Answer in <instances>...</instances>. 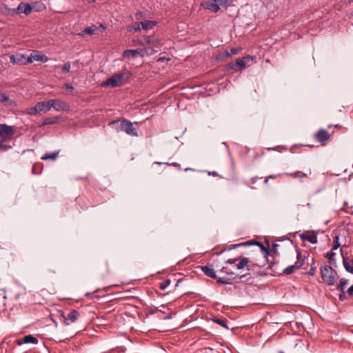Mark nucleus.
<instances>
[{
  "label": "nucleus",
  "instance_id": "f257e3e1",
  "mask_svg": "<svg viewBox=\"0 0 353 353\" xmlns=\"http://www.w3.org/2000/svg\"><path fill=\"white\" fill-rule=\"evenodd\" d=\"M321 274L322 280L328 285H334L339 277L337 272L327 265L321 267Z\"/></svg>",
  "mask_w": 353,
  "mask_h": 353
},
{
  "label": "nucleus",
  "instance_id": "f03ea898",
  "mask_svg": "<svg viewBox=\"0 0 353 353\" xmlns=\"http://www.w3.org/2000/svg\"><path fill=\"white\" fill-rule=\"evenodd\" d=\"M130 76V73L117 74L108 79L102 83V86H110L112 88L117 87L123 83L125 77L128 78Z\"/></svg>",
  "mask_w": 353,
  "mask_h": 353
},
{
  "label": "nucleus",
  "instance_id": "7ed1b4c3",
  "mask_svg": "<svg viewBox=\"0 0 353 353\" xmlns=\"http://www.w3.org/2000/svg\"><path fill=\"white\" fill-rule=\"evenodd\" d=\"M134 125L138 126V123H133L128 120L123 119L121 123V129L130 136L138 137L137 129Z\"/></svg>",
  "mask_w": 353,
  "mask_h": 353
},
{
  "label": "nucleus",
  "instance_id": "20e7f679",
  "mask_svg": "<svg viewBox=\"0 0 353 353\" xmlns=\"http://www.w3.org/2000/svg\"><path fill=\"white\" fill-rule=\"evenodd\" d=\"M214 1V0L203 1L201 3V7L216 13L220 10V6L218 1Z\"/></svg>",
  "mask_w": 353,
  "mask_h": 353
},
{
  "label": "nucleus",
  "instance_id": "39448f33",
  "mask_svg": "<svg viewBox=\"0 0 353 353\" xmlns=\"http://www.w3.org/2000/svg\"><path fill=\"white\" fill-rule=\"evenodd\" d=\"M28 57L22 54H12L10 57V61L14 64L26 65L30 63L27 61Z\"/></svg>",
  "mask_w": 353,
  "mask_h": 353
},
{
  "label": "nucleus",
  "instance_id": "423d86ee",
  "mask_svg": "<svg viewBox=\"0 0 353 353\" xmlns=\"http://www.w3.org/2000/svg\"><path fill=\"white\" fill-rule=\"evenodd\" d=\"M63 318L64 323L68 325L70 323H75L79 317V312L76 310H71L67 316L61 315Z\"/></svg>",
  "mask_w": 353,
  "mask_h": 353
},
{
  "label": "nucleus",
  "instance_id": "0eeeda50",
  "mask_svg": "<svg viewBox=\"0 0 353 353\" xmlns=\"http://www.w3.org/2000/svg\"><path fill=\"white\" fill-rule=\"evenodd\" d=\"M331 134H329L325 129H320L314 135L316 139L321 142L323 145L330 139Z\"/></svg>",
  "mask_w": 353,
  "mask_h": 353
},
{
  "label": "nucleus",
  "instance_id": "6e6552de",
  "mask_svg": "<svg viewBox=\"0 0 353 353\" xmlns=\"http://www.w3.org/2000/svg\"><path fill=\"white\" fill-rule=\"evenodd\" d=\"M34 61L46 63L48 61V57L40 52L32 53L29 57H28L27 61L31 63Z\"/></svg>",
  "mask_w": 353,
  "mask_h": 353
},
{
  "label": "nucleus",
  "instance_id": "1a4fd4ad",
  "mask_svg": "<svg viewBox=\"0 0 353 353\" xmlns=\"http://www.w3.org/2000/svg\"><path fill=\"white\" fill-rule=\"evenodd\" d=\"M299 236L302 241H308L312 244H315L318 241L317 235L314 232H312V233L308 234L303 233Z\"/></svg>",
  "mask_w": 353,
  "mask_h": 353
},
{
  "label": "nucleus",
  "instance_id": "9d476101",
  "mask_svg": "<svg viewBox=\"0 0 353 353\" xmlns=\"http://www.w3.org/2000/svg\"><path fill=\"white\" fill-rule=\"evenodd\" d=\"M54 109L56 111H67L70 109V106L65 102L60 99H54Z\"/></svg>",
  "mask_w": 353,
  "mask_h": 353
},
{
  "label": "nucleus",
  "instance_id": "9b49d317",
  "mask_svg": "<svg viewBox=\"0 0 353 353\" xmlns=\"http://www.w3.org/2000/svg\"><path fill=\"white\" fill-rule=\"evenodd\" d=\"M37 343H38V339L31 334L26 335V336H23L22 339H18L17 341V343L19 345H21L25 344V343L37 344Z\"/></svg>",
  "mask_w": 353,
  "mask_h": 353
},
{
  "label": "nucleus",
  "instance_id": "f8f14e48",
  "mask_svg": "<svg viewBox=\"0 0 353 353\" xmlns=\"http://www.w3.org/2000/svg\"><path fill=\"white\" fill-rule=\"evenodd\" d=\"M14 133V128L6 124H0V136L12 135Z\"/></svg>",
  "mask_w": 353,
  "mask_h": 353
},
{
  "label": "nucleus",
  "instance_id": "ddd939ff",
  "mask_svg": "<svg viewBox=\"0 0 353 353\" xmlns=\"http://www.w3.org/2000/svg\"><path fill=\"white\" fill-rule=\"evenodd\" d=\"M252 60V58L250 56H246L236 59V62L239 67V69H240V70H242L245 68L247 63Z\"/></svg>",
  "mask_w": 353,
  "mask_h": 353
},
{
  "label": "nucleus",
  "instance_id": "4468645a",
  "mask_svg": "<svg viewBox=\"0 0 353 353\" xmlns=\"http://www.w3.org/2000/svg\"><path fill=\"white\" fill-rule=\"evenodd\" d=\"M251 242L252 243V245H256L260 248V249L262 252L263 258H265L268 260V256L270 255V250L269 248L265 247L261 243H260L259 241H251Z\"/></svg>",
  "mask_w": 353,
  "mask_h": 353
},
{
  "label": "nucleus",
  "instance_id": "2eb2a0df",
  "mask_svg": "<svg viewBox=\"0 0 353 353\" xmlns=\"http://www.w3.org/2000/svg\"><path fill=\"white\" fill-rule=\"evenodd\" d=\"M32 10V8L29 3H21L18 6V10H19L21 13L28 14L31 12Z\"/></svg>",
  "mask_w": 353,
  "mask_h": 353
},
{
  "label": "nucleus",
  "instance_id": "dca6fc26",
  "mask_svg": "<svg viewBox=\"0 0 353 353\" xmlns=\"http://www.w3.org/2000/svg\"><path fill=\"white\" fill-rule=\"evenodd\" d=\"M202 271L205 273V275L208 276L212 278V279H216V274L214 272L213 268L205 265V266H201V267Z\"/></svg>",
  "mask_w": 353,
  "mask_h": 353
},
{
  "label": "nucleus",
  "instance_id": "f3484780",
  "mask_svg": "<svg viewBox=\"0 0 353 353\" xmlns=\"http://www.w3.org/2000/svg\"><path fill=\"white\" fill-rule=\"evenodd\" d=\"M301 267V263L300 262H295L294 265H289L286 268L284 269L283 273L285 274H290L294 272L295 270H297Z\"/></svg>",
  "mask_w": 353,
  "mask_h": 353
},
{
  "label": "nucleus",
  "instance_id": "a211bd4d",
  "mask_svg": "<svg viewBox=\"0 0 353 353\" xmlns=\"http://www.w3.org/2000/svg\"><path fill=\"white\" fill-rule=\"evenodd\" d=\"M343 264L347 272L353 274V264L352 263V261L345 259L343 256Z\"/></svg>",
  "mask_w": 353,
  "mask_h": 353
},
{
  "label": "nucleus",
  "instance_id": "6ab92c4d",
  "mask_svg": "<svg viewBox=\"0 0 353 353\" xmlns=\"http://www.w3.org/2000/svg\"><path fill=\"white\" fill-rule=\"evenodd\" d=\"M141 27L143 30H148L152 29L154 26H156L157 21H141Z\"/></svg>",
  "mask_w": 353,
  "mask_h": 353
},
{
  "label": "nucleus",
  "instance_id": "aec40b11",
  "mask_svg": "<svg viewBox=\"0 0 353 353\" xmlns=\"http://www.w3.org/2000/svg\"><path fill=\"white\" fill-rule=\"evenodd\" d=\"M252 244V243L251 241H245V242L241 243L232 244V245H230L226 249H225V250L230 251V250H234L235 248H237L239 247H245V246L250 245Z\"/></svg>",
  "mask_w": 353,
  "mask_h": 353
},
{
  "label": "nucleus",
  "instance_id": "412c9836",
  "mask_svg": "<svg viewBox=\"0 0 353 353\" xmlns=\"http://www.w3.org/2000/svg\"><path fill=\"white\" fill-rule=\"evenodd\" d=\"M285 175H286L288 176L292 177V178H299V179L307 176V174L305 173L302 172L301 171H296L294 172H287V173H285Z\"/></svg>",
  "mask_w": 353,
  "mask_h": 353
},
{
  "label": "nucleus",
  "instance_id": "4be33fe9",
  "mask_svg": "<svg viewBox=\"0 0 353 353\" xmlns=\"http://www.w3.org/2000/svg\"><path fill=\"white\" fill-rule=\"evenodd\" d=\"M59 154V152H54L50 153H46L41 157L42 160H55Z\"/></svg>",
  "mask_w": 353,
  "mask_h": 353
},
{
  "label": "nucleus",
  "instance_id": "5701e85b",
  "mask_svg": "<svg viewBox=\"0 0 353 353\" xmlns=\"http://www.w3.org/2000/svg\"><path fill=\"white\" fill-rule=\"evenodd\" d=\"M221 272L224 274H226L228 275L234 276L233 279H236V278L241 279L245 276V274L242 275V276H238V275L235 274L233 272H232L228 267H223L221 270Z\"/></svg>",
  "mask_w": 353,
  "mask_h": 353
},
{
  "label": "nucleus",
  "instance_id": "b1692460",
  "mask_svg": "<svg viewBox=\"0 0 353 353\" xmlns=\"http://www.w3.org/2000/svg\"><path fill=\"white\" fill-rule=\"evenodd\" d=\"M250 260L248 258H243L238 264H236V267L238 270L243 269L245 266H248L250 263Z\"/></svg>",
  "mask_w": 353,
  "mask_h": 353
},
{
  "label": "nucleus",
  "instance_id": "393cba45",
  "mask_svg": "<svg viewBox=\"0 0 353 353\" xmlns=\"http://www.w3.org/2000/svg\"><path fill=\"white\" fill-rule=\"evenodd\" d=\"M348 283V280L346 279H341L339 280V283L336 286V289L339 290L340 292L344 291V288L347 285Z\"/></svg>",
  "mask_w": 353,
  "mask_h": 353
},
{
  "label": "nucleus",
  "instance_id": "a878e982",
  "mask_svg": "<svg viewBox=\"0 0 353 353\" xmlns=\"http://www.w3.org/2000/svg\"><path fill=\"white\" fill-rule=\"evenodd\" d=\"M37 108L38 109L39 112H47L49 111L46 101H41L37 103Z\"/></svg>",
  "mask_w": 353,
  "mask_h": 353
},
{
  "label": "nucleus",
  "instance_id": "bb28decb",
  "mask_svg": "<svg viewBox=\"0 0 353 353\" xmlns=\"http://www.w3.org/2000/svg\"><path fill=\"white\" fill-rule=\"evenodd\" d=\"M139 54V52L137 50H126L123 52V56L125 57L131 56L132 57L134 58L137 57Z\"/></svg>",
  "mask_w": 353,
  "mask_h": 353
},
{
  "label": "nucleus",
  "instance_id": "cd10ccee",
  "mask_svg": "<svg viewBox=\"0 0 353 353\" xmlns=\"http://www.w3.org/2000/svg\"><path fill=\"white\" fill-rule=\"evenodd\" d=\"M212 321L220 325L221 326H222L223 327L225 328V329H229L228 325H227V323H226V320L223 319H219V318H214L212 319Z\"/></svg>",
  "mask_w": 353,
  "mask_h": 353
},
{
  "label": "nucleus",
  "instance_id": "c85d7f7f",
  "mask_svg": "<svg viewBox=\"0 0 353 353\" xmlns=\"http://www.w3.org/2000/svg\"><path fill=\"white\" fill-rule=\"evenodd\" d=\"M145 42L149 44V45H152L154 47H159V46L160 45L159 42H158L157 41H154L151 37L148 36V37H146L145 38Z\"/></svg>",
  "mask_w": 353,
  "mask_h": 353
},
{
  "label": "nucleus",
  "instance_id": "c756f323",
  "mask_svg": "<svg viewBox=\"0 0 353 353\" xmlns=\"http://www.w3.org/2000/svg\"><path fill=\"white\" fill-rule=\"evenodd\" d=\"M226 68H227L228 70H234V71H239L240 70V69H239V67H238L236 61L229 63L227 65Z\"/></svg>",
  "mask_w": 353,
  "mask_h": 353
},
{
  "label": "nucleus",
  "instance_id": "7c9ffc66",
  "mask_svg": "<svg viewBox=\"0 0 353 353\" xmlns=\"http://www.w3.org/2000/svg\"><path fill=\"white\" fill-rule=\"evenodd\" d=\"M340 246H341V244H340V243H339V236L338 235H336V236L334 237V239H333V245H332V250H337Z\"/></svg>",
  "mask_w": 353,
  "mask_h": 353
},
{
  "label": "nucleus",
  "instance_id": "2f4dec72",
  "mask_svg": "<svg viewBox=\"0 0 353 353\" xmlns=\"http://www.w3.org/2000/svg\"><path fill=\"white\" fill-rule=\"evenodd\" d=\"M6 296L5 294H1L0 296V310H6Z\"/></svg>",
  "mask_w": 353,
  "mask_h": 353
},
{
  "label": "nucleus",
  "instance_id": "473e14b6",
  "mask_svg": "<svg viewBox=\"0 0 353 353\" xmlns=\"http://www.w3.org/2000/svg\"><path fill=\"white\" fill-rule=\"evenodd\" d=\"M96 31V27H88L83 30V34H93Z\"/></svg>",
  "mask_w": 353,
  "mask_h": 353
},
{
  "label": "nucleus",
  "instance_id": "72a5a7b5",
  "mask_svg": "<svg viewBox=\"0 0 353 353\" xmlns=\"http://www.w3.org/2000/svg\"><path fill=\"white\" fill-rule=\"evenodd\" d=\"M296 259L297 261L296 262H300L301 263V266L304 264L305 257L302 256L301 252L299 250L296 251Z\"/></svg>",
  "mask_w": 353,
  "mask_h": 353
},
{
  "label": "nucleus",
  "instance_id": "f704fd0d",
  "mask_svg": "<svg viewBox=\"0 0 353 353\" xmlns=\"http://www.w3.org/2000/svg\"><path fill=\"white\" fill-rule=\"evenodd\" d=\"M217 283L220 284H231L232 281L230 279L225 277H219L217 279Z\"/></svg>",
  "mask_w": 353,
  "mask_h": 353
},
{
  "label": "nucleus",
  "instance_id": "c9c22d12",
  "mask_svg": "<svg viewBox=\"0 0 353 353\" xmlns=\"http://www.w3.org/2000/svg\"><path fill=\"white\" fill-rule=\"evenodd\" d=\"M170 284V279H165L159 284V288L161 290H164L166 289V288Z\"/></svg>",
  "mask_w": 353,
  "mask_h": 353
},
{
  "label": "nucleus",
  "instance_id": "e433bc0d",
  "mask_svg": "<svg viewBox=\"0 0 353 353\" xmlns=\"http://www.w3.org/2000/svg\"><path fill=\"white\" fill-rule=\"evenodd\" d=\"M140 26H141V22H135L132 27H128V30L131 31L132 29H134L135 31H139L141 30Z\"/></svg>",
  "mask_w": 353,
  "mask_h": 353
},
{
  "label": "nucleus",
  "instance_id": "4c0bfd02",
  "mask_svg": "<svg viewBox=\"0 0 353 353\" xmlns=\"http://www.w3.org/2000/svg\"><path fill=\"white\" fill-rule=\"evenodd\" d=\"M70 68H71L70 63L69 61H68L62 65V72L67 73L70 70Z\"/></svg>",
  "mask_w": 353,
  "mask_h": 353
},
{
  "label": "nucleus",
  "instance_id": "58836bf2",
  "mask_svg": "<svg viewBox=\"0 0 353 353\" xmlns=\"http://www.w3.org/2000/svg\"><path fill=\"white\" fill-rule=\"evenodd\" d=\"M336 254L332 250L330 252H327L325 255V257L329 260L330 263H331L332 261L334 259Z\"/></svg>",
  "mask_w": 353,
  "mask_h": 353
},
{
  "label": "nucleus",
  "instance_id": "ea45409f",
  "mask_svg": "<svg viewBox=\"0 0 353 353\" xmlns=\"http://www.w3.org/2000/svg\"><path fill=\"white\" fill-rule=\"evenodd\" d=\"M9 100V97L4 93H0V102L2 103H6Z\"/></svg>",
  "mask_w": 353,
  "mask_h": 353
},
{
  "label": "nucleus",
  "instance_id": "a19ab883",
  "mask_svg": "<svg viewBox=\"0 0 353 353\" xmlns=\"http://www.w3.org/2000/svg\"><path fill=\"white\" fill-rule=\"evenodd\" d=\"M39 112L38 109L37 108V104L34 107H31L28 109V113L29 114H36Z\"/></svg>",
  "mask_w": 353,
  "mask_h": 353
},
{
  "label": "nucleus",
  "instance_id": "79ce46f5",
  "mask_svg": "<svg viewBox=\"0 0 353 353\" xmlns=\"http://www.w3.org/2000/svg\"><path fill=\"white\" fill-rule=\"evenodd\" d=\"M11 148H12V146L6 144L4 141H2L0 142V150H7Z\"/></svg>",
  "mask_w": 353,
  "mask_h": 353
},
{
  "label": "nucleus",
  "instance_id": "37998d69",
  "mask_svg": "<svg viewBox=\"0 0 353 353\" xmlns=\"http://www.w3.org/2000/svg\"><path fill=\"white\" fill-rule=\"evenodd\" d=\"M56 121V119H52V118H46L44 121H43V125H50V124H53Z\"/></svg>",
  "mask_w": 353,
  "mask_h": 353
},
{
  "label": "nucleus",
  "instance_id": "c03bdc74",
  "mask_svg": "<svg viewBox=\"0 0 353 353\" xmlns=\"http://www.w3.org/2000/svg\"><path fill=\"white\" fill-rule=\"evenodd\" d=\"M46 103L49 111L51 108H54V99L48 100V101H46Z\"/></svg>",
  "mask_w": 353,
  "mask_h": 353
},
{
  "label": "nucleus",
  "instance_id": "a18cd8bd",
  "mask_svg": "<svg viewBox=\"0 0 353 353\" xmlns=\"http://www.w3.org/2000/svg\"><path fill=\"white\" fill-rule=\"evenodd\" d=\"M279 246L278 244L276 243H273L272 245V250H270V252H273L274 254H278V252H277V247Z\"/></svg>",
  "mask_w": 353,
  "mask_h": 353
},
{
  "label": "nucleus",
  "instance_id": "49530a36",
  "mask_svg": "<svg viewBox=\"0 0 353 353\" xmlns=\"http://www.w3.org/2000/svg\"><path fill=\"white\" fill-rule=\"evenodd\" d=\"M316 268L315 266H312L307 274L310 276H313L316 274Z\"/></svg>",
  "mask_w": 353,
  "mask_h": 353
},
{
  "label": "nucleus",
  "instance_id": "de8ad7c7",
  "mask_svg": "<svg viewBox=\"0 0 353 353\" xmlns=\"http://www.w3.org/2000/svg\"><path fill=\"white\" fill-rule=\"evenodd\" d=\"M239 49H238V48H231V54L228 53L227 56L230 57L232 54H236L239 53Z\"/></svg>",
  "mask_w": 353,
  "mask_h": 353
},
{
  "label": "nucleus",
  "instance_id": "09e8293b",
  "mask_svg": "<svg viewBox=\"0 0 353 353\" xmlns=\"http://www.w3.org/2000/svg\"><path fill=\"white\" fill-rule=\"evenodd\" d=\"M339 299L341 301H343L344 300L346 299V295H345V291L341 292V294L339 296Z\"/></svg>",
  "mask_w": 353,
  "mask_h": 353
},
{
  "label": "nucleus",
  "instance_id": "8fccbe9b",
  "mask_svg": "<svg viewBox=\"0 0 353 353\" xmlns=\"http://www.w3.org/2000/svg\"><path fill=\"white\" fill-rule=\"evenodd\" d=\"M19 12H20L19 10H18V7L17 8L9 9V14L12 15L16 14Z\"/></svg>",
  "mask_w": 353,
  "mask_h": 353
},
{
  "label": "nucleus",
  "instance_id": "3c124183",
  "mask_svg": "<svg viewBox=\"0 0 353 353\" xmlns=\"http://www.w3.org/2000/svg\"><path fill=\"white\" fill-rule=\"evenodd\" d=\"M238 260H239V259H238V258L230 259H228V260L225 261V263H228V264H234V263H235Z\"/></svg>",
  "mask_w": 353,
  "mask_h": 353
},
{
  "label": "nucleus",
  "instance_id": "603ef678",
  "mask_svg": "<svg viewBox=\"0 0 353 353\" xmlns=\"http://www.w3.org/2000/svg\"><path fill=\"white\" fill-rule=\"evenodd\" d=\"M65 87L67 90H70V91H72L74 90V88L73 85H72L70 83H65Z\"/></svg>",
  "mask_w": 353,
  "mask_h": 353
},
{
  "label": "nucleus",
  "instance_id": "864d4df0",
  "mask_svg": "<svg viewBox=\"0 0 353 353\" xmlns=\"http://www.w3.org/2000/svg\"><path fill=\"white\" fill-rule=\"evenodd\" d=\"M281 176V174H271V175H269L268 177L269 179H276L279 176Z\"/></svg>",
  "mask_w": 353,
  "mask_h": 353
},
{
  "label": "nucleus",
  "instance_id": "5fc2aeb1",
  "mask_svg": "<svg viewBox=\"0 0 353 353\" xmlns=\"http://www.w3.org/2000/svg\"><path fill=\"white\" fill-rule=\"evenodd\" d=\"M347 292L350 296H353V285L347 289Z\"/></svg>",
  "mask_w": 353,
  "mask_h": 353
},
{
  "label": "nucleus",
  "instance_id": "6e6d98bb",
  "mask_svg": "<svg viewBox=\"0 0 353 353\" xmlns=\"http://www.w3.org/2000/svg\"><path fill=\"white\" fill-rule=\"evenodd\" d=\"M167 165H172L176 168H178L179 170H181V165L180 164L177 163H172L171 164L170 163H166Z\"/></svg>",
  "mask_w": 353,
  "mask_h": 353
},
{
  "label": "nucleus",
  "instance_id": "4d7b16f0",
  "mask_svg": "<svg viewBox=\"0 0 353 353\" xmlns=\"http://www.w3.org/2000/svg\"><path fill=\"white\" fill-rule=\"evenodd\" d=\"M106 272L105 274H103V276H105L106 274H109L110 272V269H109V267H108V262H106Z\"/></svg>",
  "mask_w": 353,
  "mask_h": 353
},
{
  "label": "nucleus",
  "instance_id": "13d9d810",
  "mask_svg": "<svg viewBox=\"0 0 353 353\" xmlns=\"http://www.w3.org/2000/svg\"><path fill=\"white\" fill-rule=\"evenodd\" d=\"M258 179L257 176L252 177L251 179V183L253 185L255 183L256 181Z\"/></svg>",
  "mask_w": 353,
  "mask_h": 353
},
{
  "label": "nucleus",
  "instance_id": "bf43d9fd",
  "mask_svg": "<svg viewBox=\"0 0 353 353\" xmlns=\"http://www.w3.org/2000/svg\"><path fill=\"white\" fill-rule=\"evenodd\" d=\"M209 174L212 176H218V174L216 172H210Z\"/></svg>",
  "mask_w": 353,
  "mask_h": 353
},
{
  "label": "nucleus",
  "instance_id": "052dcab7",
  "mask_svg": "<svg viewBox=\"0 0 353 353\" xmlns=\"http://www.w3.org/2000/svg\"><path fill=\"white\" fill-rule=\"evenodd\" d=\"M172 318V315L170 314L167 315L164 319H170Z\"/></svg>",
  "mask_w": 353,
  "mask_h": 353
},
{
  "label": "nucleus",
  "instance_id": "680f3d73",
  "mask_svg": "<svg viewBox=\"0 0 353 353\" xmlns=\"http://www.w3.org/2000/svg\"><path fill=\"white\" fill-rule=\"evenodd\" d=\"M142 14V12H139L136 14V17L138 19V16H141Z\"/></svg>",
  "mask_w": 353,
  "mask_h": 353
},
{
  "label": "nucleus",
  "instance_id": "e2e57ef3",
  "mask_svg": "<svg viewBox=\"0 0 353 353\" xmlns=\"http://www.w3.org/2000/svg\"><path fill=\"white\" fill-rule=\"evenodd\" d=\"M268 180H269L268 177H266V178L265 179V180H264V183H265V184H267V183H268Z\"/></svg>",
  "mask_w": 353,
  "mask_h": 353
},
{
  "label": "nucleus",
  "instance_id": "0e129e2a",
  "mask_svg": "<svg viewBox=\"0 0 353 353\" xmlns=\"http://www.w3.org/2000/svg\"><path fill=\"white\" fill-rule=\"evenodd\" d=\"M88 3H91L96 1V0H87Z\"/></svg>",
  "mask_w": 353,
  "mask_h": 353
},
{
  "label": "nucleus",
  "instance_id": "69168bd1",
  "mask_svg": "<svg viewBox=\"0 0 353 353\" xmlns=\"http://www.w3.org/2000/svg\"><path fill=\"white\" fill-rule=\"evenodd\" d=\"M254 265H256V266H259V267H261V266H264V265H263V264H260V263H254Z\"/></svg>",
  "mask_w": 353,
  "mask_h": 353
},
{
  "label": "nucleus",
  "instance_id": "338daca9",
  "mask_svg": "<svg viewBox=\"0 0 353 353\" xmlns=\"http://www.w3.org/2000/svg\"><path fill=\"white\" fill-rule=\"evenodd\" d=\"M272 268H273V264L271 263L268 265V268H270L271 270H272Z\"/></svg>",
  "mask_w": 353,
  "mask_h": 353
},
{
  "label": "nucleus",
  "instance_id": "774afa93",
  "mask_svg": "<svg viewBox=\"0 0 353 353\" xmlns=\"http://www.w3.org/2000/svg\"><path fill=\"white\" fill-rule=\"evenodd\" d=\"M78 63H79V61H74V62L73 63V64H74V65H77V64H78Z\"/></svg>",
  "mask_w": 353,
  "mask_h": 353
}]
</instances>
